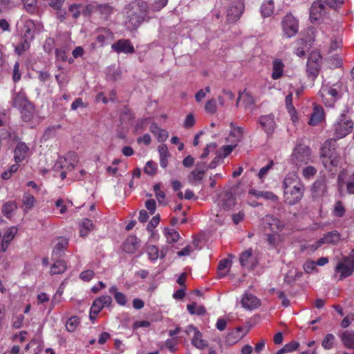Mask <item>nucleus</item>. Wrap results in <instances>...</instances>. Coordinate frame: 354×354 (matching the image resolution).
<instances>
[{
    "label": "nucleus",
    "mask_w": 354,
    "mask_h": 354,
    "mask_svg": "<svg viewBox=\"0 0 354 354\" xmlns=\"http://www.w3.org/2000/svg\"><path fill=\"white\" fill-rule=\"evenodd\" d=\"M148 12L147 2L140 0L131 3L126 11L125 24L127 29L136 30L144 21H148Z\"/></svg>",
    "instance_id": "nucleus-1"
},
{
    "label": "nucleus",
    "mask_w": 354,
    "mask_h": 354,
    "mask_svg": "<svg viewBox=\"0 0 354 354\" xmlns=\"http://www.w3.org/2000/svg\"><path fill=\"white\" fill-rule=\"evenodd\" d=\"M292 180V178L286 177L283 183L284 201L289 205H293L299 203L302 198L304 192V186L299 183L291 187Z\"/></svg>",
    "instance_id": "nucleus-2"
},
{
    "label": "nucleus",
    "mask_w": 354,
    "mask_h": 354,
    "mask_svg": "<svg viewBox=\"0 0 354 354\" xmlns=\"http://www.w3.org/2000/svg\"><path fill=\"white\" fill-rule=\"evenodd\" d=\"M321 158L322 164L326 169L332 170L333 167H337L339 164L338 154L335 149V142L327 140L321 148Z\"/></svg>",
    "instance_id": "nucleus-3"
},
{
    "label": "nucleus",
    "mask_w": 354,
    "mask_h": 354,
    "mask_svg": "<svg viewBox=\"0 0 354 354\" xmlns=\"http://www.w3.org/2000/svg\"><path fill=\"white\" fill-rule=\"evenodd\" d=\"M347 111H344L339 118L333 125L334 138L331 139L335 142L336 140L341 139L347 136L353 129V122L347 119Z\"/></svg>",
    "instance_id": "nucleus-4"
},
{
    "label": "nucleus",
    "mask_w": 354,
    "mask_h": 354,
    "mask_svg": "<svg viewBox=\"0 0 354 354\" xmlns=\"http://www.w3.org/2000/svg\"><path fill=\"white\" fill-rule=\"evenodd\" d=\"M292 162L296 165L308 164L311 160V149L304 144H297L291 156Z\"/></svg>",
    "instance_id": "nucleus-5"
},
{
    "label": "nucleus",
    "mask_w": 354,
    "mask_h": 354,
    "mask_svg": "<svg viewBox=\"0 0 354 354\" xmlns=\"http://www.w3.org/2000/svg\"><path fill=\"white\" fill-rule=\"evenodd\" d=\"M282 35L289 39L297 35L299 30V21L291 14H287L281 21Z\"/></svg>",
    "instance_id": "nucleus-6"
},
{
    "label": "nucleus",
    "mask_w": 354,
    "mask_h": 354,
    "mask_svg": "<svg viewBox=\"0 0 354 354\" xmlns=\"http://www.w3.org/2000/svg\"><path fill=\"white\" fill-rule=\"evenodd\" d=\"M336 273H340L339 280L351 276L354 271V257H344L342 261H339L335 266Z\"/></svg>",
    "instance_id": "nucleus-7"
},
{
    "label": "nucleus",
    "mask_w": 354,
    "mask_h": 354,
    "mask_svg": "<svg viewBox=\"0 0 354 354\" xmlns=\"http://www.w3.org/2000/svg\"><path fill=\"white\" fill-rule=\"evenodd\" d=\"M245 5L242 0H236L231 3L227 10V21L229 23L237 21L244 12Z\"/></svg>",
    "instance_id": "nucleus-8"
},
{
    "label": "nucleus",
    "mask_w": 354,
    "mask_h": 354,
    "mask_svg": "<svg viewBox=\"0 0 354 354\" xmlns=\"http://www.w3.org/2000/svg\"><path fill=\"white\" fill-rule=\"evenodd\" d=\"M321 55L317 53H313L310 55L306 64V72L308 76L314 80L319 75L320 69Z\"/></svg>",
    "instance_id": "nucleus-9"
},
{
    "label": "nucleus",
    "mask_w": 354,
    "mask_h": 354,
    "mask_svg": "<svg viewBox=\"0 0 354 354\" xmlns=\"http://www.w3.org/2000/svg\"><path fill=\"white\" fill-rule=\"evenodd\" d=\"M257 122L262 127L267 136L270 138L277 127L273 114L261 115Z\"/></svg>",
    "instance_id": "nucleus-10"
},
{
    "label": "nucleus",
    "mask_w": 354,
    "mask_h": 354,
    "mask_svg": "<svg viewBox=\"0 0 354 354\" xmlns=\"http://www.w3.org/2000/svg\"><path fill=\"white\" fill-rule=\"evenodd\" d=\"M327 179L326 176L319 177L313 184L311 192L313 197L324 196L327 192Z\"/></svg>",
    "instance_id": "nucleus-11"
},
{
    "label": "nucleus",
    "mask_w": 354,
    "mask_h": 354,
    "mask_svg": "<svg viewBox=\"0 0 354 354\" xmlns=\"http://www.w3.org/2000/svg\"><path fill=\"white\" fill-rule=\"evenodd\" d=\"M111 48L118 53H133L135 51L133 46L128 39H120L113 44Z\"/></svg>",
    "instance_id": "nucleus-12"
},
{
    "label": "nucleus",
    "mask_w": 354,
    "mask_h": 354,
    "mask_svg": "<svg viewBox=\"0 0 354 354\" xmlns=\"http://www.w3.org/2000/svg\"><path fill=\"white\" fill-rule=\"evenodd\" d=\"M325 6L321 1L314 2L310 8V19L311 21L319 20L325 12Z\"/></svg>",
    "instance_id": "nucleus-13"
},
{
    "label": "nucleus",
    "mask_w": 354,
    "mask_h": 354,
    "mask_svg": "<svg viewBox=\"0 0 354 354\" xmlns=\"http://www.w3.org/2000/svg\"><path fill=\"white\" fill-rule=\"evenodd\" d=\"M241 305L244 308L251 310L257 308L260 305V301L253 295L245 293L242 297Z\"/></svg>",
    "instance_id": "nucleus-14"
},
{
    "label": "nucleus",
    "mask_w": 354,
    "mask_h": 354,
    "mask_svg": "<svg viewBox=\"0 0 354 354\" xmlns=\"http://www.w3.org/2000/svg\"><path fill=\"white\" fill-rule=\"evenodd\" d=\"M28 151L29 148L24 142H18L14 151L15 162H20L24 160L26 158Z\"/></svg>",
    "instance_id": "nucleus-15"
},
{
    "label": "nucleus",
    "mask_w": 354,
    "mask_h": 354,
    "mask_svg": "<svg viewBox=\"0 0 354 354\" xmlns=\"http://www.w3.org/2000/svg\"><path fill=\"white\" fill-rule=\"evenodd\" d=\"M139 243L136 236H129L123 243L122 249L127 253H134L140 246Z\"/></svg>",
    "instance_id": "nucleus-16"
},
{
    "label": "nucleus",
    "mask_w": 354,
    "mask_h": 354,
    "mask_svg": "<svg viewBox=\"0 0 354 354\" xmlns=\"http://www.w3.org/2000/svg\"><path fill=\"white\" fill-rule=\"evenodd\" d=\"M341 239V235L337 230H333L326 233L322 238L320 239V242L324 244L337 245Z\"/></svg>",
    "instance_id": "nucleus-17"
},
{
    "label": "nucleus",
    "mask_w": 354,
    "mask_h": 354,
    "mask_svg": "<svg viewBox=\"0 0 354 354\" xmlns=\"http://www.w3.org/2000/svg\"><path fill=\"white\" fill-rule=\"evenodd\" d=\"M19 109L22 120L24 122L30 121L35 112L34 105L30 102H28Z\"/></svg>",
    "instance_id": "nucleus-18"
},
{
    "label": "nucleus",
    "mask_w": 354,
    "mask_h": 354,
    "mask_svg": "<svg viewBox=\"0 0 354 354\" xmlns=\"http://www.w3.org/2000/svg\"><path fill=\"white\" fill-rule=\"evenodd\" d=\"M339 337L345 347L354 349V330H345Z\"/></svg>",
    "instance_id": "nucleus-19"
},
{
    "label": "nucleus",
    "mask_w": 354,
    "mask_h": 354,
    "mask_svg": "<svg viewBox=\"0 0 354 354\" xmlns=\"http://www.w3.org/2000/svg\"><path fill=\"white\" fill-rule=\"evenodd\" d=\"M206 171V169L203 168H200L198 166V168H195L188 176V180L192 185H197V183L202 180L203 178L204 174Z\"/></svg>",
    "instance_id": "nucleus-20"
},
{
    "label": "nucleus",
    "mask_w": 354,
    "mask_h": 354,
    "mask_svg": "<svg viewBox=\"0 0 354 354\" xmlns=\"http://www.w3.org/2000/svg\"><path fill=\"white\" fill-rule=\"evenodd\" d=\"M12 106L15 108H21L22 106L28 102L26 95L23 91L15 92L12 95Z\"/></svg>",
    "instance_id": "nucleus-21"
},
{
    "label": "nucleus",
    "mask_w": 354,
    "mask_h": 354,
    "mask_svg": "<svg viewBox=\"0 0 354 354\" xmlns=\"http://www.w3.org/2000/svg\"><path fill=\"white\" fill-rule=\"evenodd\" d=\"M235 196L230 191H225L222 198V207L224 209H230L235 205Z\"/></svg>",
    "instance_id": "nucleus-22"
},
{
    "label": "nucleus",
    "mask_w": 354,
    "mask_h": 354,
    "mask_svg": "<svg viewBox=\"0 0 354 354\" xmlns=\"http://www.w3.org/2000/svg\"><path fill=\"white\" fill-rule=\"evenodd\" d=\"M252 257V249L247 250L243 252L240 256L239 261L240 263L243 267L253 269L254 268V263L250 262V259Z\"/></svg>",
    "instance_id": "nucleus-23"
},
{
    "label": "nucleus",
    "mask_w": 354,
    "mask_h": 354,
    "mask_svg": "<svg viewBox=\"0 0 354 354\" xmlns=\"http://www.w3.org/2000/svg\"><path fill=\"white\" fill-rule=\"evenodd\" d=\"M324 118V110L320 106H315L310 118L308 124L310 125H316L320 122Z\"/></svg>",
    "instance_id": "nucleus-24"
},
{
    "label": "nucleus",
    "mask_w": 354,
    "mask_h": 354,
    "mask_svg": "<svg viewBox=\"0 0 354 354\" xmlns=\"http://www.w3.org/2000/svg\"><path fill=\"white\" fill-rule=\"evenodd\" d=\"M274 9L273 0H265L261 6V12L263 17H270Z\"/></svg>",
    "instance_id": "nucleus-25"
},
{
    "label": "nucleus",
    "mask_w": 354,
    "mask_h": 354,
    "mask_svg": "<svg viewBox=\"0 0 354 354\" xmlns=\"http://www.w3.org/2000/svg\"><path fill=\"white\" fill-rule=\"evenodd\" d=\"M17 209V205L15 201H10L4 203L2 206V214L8 218L12 216V213Z\"/></svg>",
    "instance_id": "nucleus-26"
},
{
    "label": "nucleus",
    "mask_w": 354,
    "mask_h": 354,
    "mask_svg": "<svg viewBox=\"0 0 354 354\" xmlns=\"http://www.w3.org/2000/svg\"><path fill=\"white\" fill-rule=\"evenodd\" d=\"M284 64L280 59H275L273 61V71L272 73V78L273 80H278L283 75Z\"/></svg>",
    "instance_id": "nucleus-27"
},
{
    "label": "nucleus",
    "mask_w": 354,
    "mask_h": 354,
    "mask_svg": "<svg viewBox=\"0 0 354 354\" xmlns=\"http://www.w3.org/2000/svg\"><path fill=\"white\" fill-rule=\"evenodd\" d=\"M266 222L272 231H281L283 228L281 221L273 216H266Z\"/></svg>",
    "instance_id": "nucleus-28"
},
{
    "label": "nucleus",
    "mask_w": 354,
    "mask_h": 354,
    "mask_svg": "<svg viewBox=\"0 0 354 354\" xmlns=\"http://www.w3.org/2000/svg\"><path fill=\"white\" fill-rule=\"evenodd\" d=\"M249 194L255 196L256 197H261L272 201L277 200V196L271 192L258 191L254 189H251L249 191Z\"/></svg>",
    "instance_id": "nucleus-29"
},
{
    "label": "nucleus",
    "mask_w": 354,
    "mask_h": 354,
    "mask_svg": "<svg viewBox=\"0 0 354 354\" xmlns=\"http://www.w3.org/2000/svg\"><path fill=\"white\" fill-rule=\"evenodd\" d=\"M68 245V240L65 238H61L58 243L55 245L53 251V257L56 258L61 257L60 253L66 248Z\"/></svg>",
    "instance_id": "nucleus-30"
},
{
    "label": "nucleus",
    "mask_w": 354,
    "mask_h": 354,
    "mask_svg": "<svg viewBox=\"0 0 354 354\" xmlns=\"http://www.w3.org/2000/svg\"><path fill=\"white\" fill-rule=\"evenodd\" d=\"M202 333L200 331L196 332V335L192 339V344L197 348L203 350L208 346L207 342L203 339Z\"/></svg>",
    "instance_id": "nucleus-31"
},
{
    "label": "nucleus",
    "mask_w": 354,
    "mask_h": 354,
    "mask_svg": "<svg viewBox=\"0 0 354 354\" xmlns=\"http://www.w3.org/2000/svg\"><path fill=\"white\" fill-rule=\"evenodd\" d=\"M66 270V264L64 260H57L52 266L50 269L51 274H62Z\"/></svg>",
    "instance_id": "nucleus-32"
},
{
    "label": "nucleus",
    "mask_w": 354,
    "mask_h": 354,
    "mask_svg": "<svg viewBox=\"0 0 354 354\" xmlns=\"http://www.w3.org/2000/svg\"><path fill=\"white\" fill-rule=\"evenodd\" d=\"M95 12L100 14L102 18L106 19L112 12V8L107 4L97 5Z\"/></svg>",
    "instance_id": "nucleus-33"
},
{
    "label": "nucleus",
    "mask_w": 354,
    "mask_h": 354,
    "mask_svg": "<svg viewBox=\"0 0 354 354\" xmlns=\"http://www.w3.org/2000/svg\"><path fill=\"white\" fill-rule=\"evenodd\" d=\"M165 235L167 242L169 243L176 242L180 238L179 233L174 229L165 228Z\"/></svg>",
    "instance_id": "nucleus-34"
},
{
    "label": "nucleus",
    "mask_w": 354,
    "mask_h": 354,
    "mask_svg": "<svg viewBox=\"0 0 354 354\" xmlns=\"http://www.w3.org/2000/svg\"><path fill=\"white\" fill-rule=\"evenodd\" d=\"M80 324V319L77 316L70 317L66 323V328L68 332L74 331Z\"/></svg>",
    "instance_id": "nucleus-35"
},
{
    "label": "nucleus",
    "mask_w": 354,
    "mask_h": 354,
    "mask_svg": "<svg viewBox=\"0 0 354 354\" xmlns=\"http://www.w3.org/2000/svg\"><path fill=\"white\" fill-rule=\"evenodd\" d=\"M22 202L26 208L31 209L35 205V199L32 194L26 192L23 195Z\"/></svg>",
    "instance_id": "nucleus-36"
},
{
    "label": "nucleus",
    "mask_w": 354,
    "mask_h": 354,
    "mask_svg": "<svg viewBox=\"0 0 354 354\" xmlns=\"http://www.w3.org/2000/svg\"><path fill=\"white\" fill-rule=\"evenodd\" d=\"M335 339V336L331 333H328L324 338L322 345L326 349H330L333 346L334 341Z\"/></svg>",
    "instance_id": "nucleus-37"
},
{
    "label": "nucleus",
    "mask_w": 354,
    "mask_h": 354,
    "mask_svg": "<svg viewBox=\"0 0 354 354\" xmlns=\"http://www.w3.org/2000/svg\"><path fill=\"white\" fill-rule=\"evenodd\" d=\"M17 233V228L16 227H11L8 228L3 236V240L7 241L10 243Z\"/></svg>",
    "instance_id": "nucleus-38"
},
{
    "label": "nucleus",
    "mask_w": 354,
    "mask_h": 354,
    "mask_svg": "<svg viewBox=\"0 0 354 354\" xmlns=\"http://www.w3.org/2000/svg\"><path fill=\"white\" fill-rule=\"evenodd\" d=\"M243 336L238 334V331L233 330L227 334L226 336V342L229 344H234L236 343Z\"/></svg>",
    "instance_id": "nucleus-39"
},
{
    "label": "nucleus",
    "mask_w": 354,
    "mask_h": 354,
    "mask_svg": "<svg viewBox=\"0 0 354 354\" xmlns=\"http://www.w3.org/2000/svg\"><path fill=\"white\" fill-rule=\"evenodd\" d=\"M333 213L335 216L339 218L344 215L345 208L341 201H338L335 203Z\"/></svg>",
    "instance_id": "nucleus-40"
},
{
    "label": "nucleus",
    "mask_w": 354,
    "mask_h": 354,
    "mask_svg": "<svg viewBox=\"0 0 354 354\" xmlns=\"http://www.w3.org/2000/svg\"><path fill=\"white\" fill-rule=\"evenodd\" d=\"M156 169L157 168L155 162L152 160H149L146 163L144 171L150 176H154L156 173Z\"/></svg>",
    "instance_id": "nucleus-41"
},
{
    "label": "nucleus",
    "mask_w": 354,
    "mask_h": 354,
    "mask_svg": "<svg viewBox=\"0 0 354 354\" xmlns=\"http://www.w3.org/2000/svg\"><path fill=\"white\" fill-rule=\"evenodd\" d=\"M103 308L104 307L103 305L102 304V301L97 298L95 299L93 301L90 309V310H91V315H98Z\"/></svg>",
    "instance_id": "nucleus-42"
},
{
    "label": "nucleus",
    "mask_w": 354,
    "mask_h": 354,
    "mask_svg": "<svg viewBox=\"0 0 354 354\" xmlns=\"http://www.w3.org/2000/svg\"><path fill=\"white\" fill-rule=\"evenodd\" d=\"M134 118V114L129 109H124L120 115V120L122 122H130Z\"/></svg>",
    "instance_id": "nucleus-43"
},
{
    "label": "nucleus",
    "mask_w": 354,
    "mask_h": 354,
    "mask_svg": "<svg viewBox=\"0 0 354 354\" xmlns=\"http://www.w3.org/2000/svg\"><path fill=\"white\" fill-rule=\"evenodd\" d=\"M205 111L209 113H214L216 111V102L214 99L208 100L205 106Z\"/></svg>",
    "instance_id": "nucleus-44"
},
{
    "label": "nucleus",
    "mask_w": 354,
    "mask_h": 354,
    "mask_svg": "<svg viewBox=\"0 0 354 354\" xmlns=\"http://www.w3.org/2000/svg\"><path fill=\"white\" fill-rule=\"evenodd\" d=\"M303 176L306 178H310L317 173V169L313 166H308L303 169Z\"/></svg>",
    "instance_id": "nucleus-45"
},
{
    "label": "nucleus",
    "mask_w": 354,
    "mask_h": 354,
    "mask_svg": "<svg viewBox=\"0 0 354 354\" xmlns=\"http://www.w3.org/2000/svg\"><path fill=\"white\" fill-rule=\"evenodd\" d=\"M160 220V216L159 214L153 216L149 223L147 224V230L149 232H151L153 229H154L159 223Z\"/></svg>",
    "instance_id": "nucleus-46"
},
{
    "label": "nucleus",
    "mask_w": 354,
    "mask_h": 354,
    "mask_svg": "<svg viewBox=\"0 0 354 354\" xmlns=\"http://www.w3.org/2000/svg\"><path fill=\"white\" fill-rule=\"evenodd\" d=\"M168 0H156L151 5L153 11H159L167 4Z\"/></svg>",
    "instance_id": "nucleus-47"
},
{
    "label": "nucleus",
    "mask_w": 354,
    "mask_h": 354,
    "mask_svg": "<svg viewBox=\"0 0 354 354\" xmlns=\"http://www.w3.org/2000/svg\"><path fill=\"white\" fill-rule=\"evenodd\" d=\"M230 126L233 128V131L231 132V134L233 135V136L236 137L238 140L241 138L244 133L243 128L241 127H234L233 122L230 124Z\"/></svg>",
    "instance_id": "nucleus-48"
},
{
    "label": "nucleus",
    "mask_w": 354,
    "mask_h": 354,
    "mask_svg": "<svg viewBox=\"0 0 354 354\" xmlns=\"http://www.w3.org/2000/svg\"><path fill=\"white\" fill-rule=\"evenodd\" d=\"M30 47V44L27 40V39H24L21 41V44L15 48V51L21 55L23 52L28 49Z\"/></svg>",
    "instance_id": "nucleus-49"
},
{
    "label": "nucleus",
    "mask_w": 354,
    "mask_h": 354,
    "mask_svg": "<svg viewBox=\"0 0 354 354\" xmlns=\"http://www.w3.org/2000/svg\"><path fill=\"white\" fill-rule=\"evenodd\" d=\"M95 273L91 270L83 271L80 274V278L84 281H89L93 277Z\"/></svg>",
    "instance_id": "nucleus-50"
},
{
    "label": "nucleus",
    "mask_w": 354,
    "mask_h": 354,
    "mask_svg": "<svg viewBox=\"0 0 354 354\" xmlns=\"http://www.w3.org/2000/svg\"><path fill=\"white\" fill-rule=\"evenodd\" d=\"M145 207L149 211L150 214L153 215L156 209V202L154 199H149L145 202Z\"/></svg>",
    "instance_id": "nucleus-51"
},
{
    "label": "nucleus",
    "mask_w": 354,
    "mask_h": 354,
    "mask_svg": "<svg viewBox=\"0 0 354 354\" xmlns=\"http://www.w3.org/2000/svg\"><path fill=\"white\" fill-rule=\"evenodd\" d=\"M114 299L120 306H124L127 304V297L124 294L119 292L115 294Z\"/></svg>",
    "instance_id": "nucleus-52"
},
{
    "label": "nucleus",
    "mask_w": 354,
    "mask_h": 354,
    "mask_svg": "<svg viewBox=\"0 0 354 354\" xmlns=\"http://www.w3.org/2000/svg\"><path fill=\"white\" fill-rule=\"evenodd\" d=\"M243 103L245 108H251L254 104V100L251 94L245 92Z\"/></svg>",
    "instance_id": "nucleus-53"
},
{
    "label": "nucleus",
    "mask_w": 354,
    "mask_h": 354,
    "mask_svg": "<svg viewBox=\"0 0 354 354\" xmlns=\"http://www.w3.org/2000/svg\"><path fill=\"white\" fill-rule=\"evenodd\" d=\"M19 63L15 62L13 68V75L12 79L14 82H17L21 79V73L19 72Z\"/></svg>",
    "instance_id": "nucleus-54"
},
{
    "label": "nucleus",
    "mask_w": 354,
    "mask_h": 354,
    "mask_svg": "<svg viewBox=\"0 0 354 354\" xmlns=\"http://www.w3.org/2000/svg\"><path fill=\"white\" fill-rule=\"evenodd\" d=\"M148 254H149V259L151 261L156 260L159 257L158 248H156L154 245L151 246L149 249Z\"/></svg>",
    "instance_id": "nucleus-55"
},
{
    "label": "nucleus",
    "mask_w": 354,
    "mask_h": 354,
    "mask_svg": "<svg viewBox=\"0 0 354 354\" xmlns=\"http://www.w3.org/2000/svg\"><path fill=\"white\" fill-rule=\"evenodd\" d=\"M267 241L271 246H275L279 241V235L277 233L268 234Z\"/></svg>",
    "instance_id": "nucleus-56"
},
{
    "label": "nucleus",
    "mask_w": 354,
    "mask_h": 354,
    "mask_svg": "<svg viewBox=\"0 0 354 354\" xmlns=\"http://www.w3.org/2000/svg\"><path fill=\"white\" fill-rule=\"evenodd\" d=\"M346 189L348 194H354V173L349 177L347 181Z\"/></svg>",
    "instance_id": "nucleus-57"
},
{
    "label": "nucleus",
    "mask_w": 354,
    "mask_h": 354,
    "mask_svg": "<svg viewBox=\"0 0 354 354\" xmlns=\"http://www.w3.org/2000/svg\"><path fill=\"white\" fill-rule=\"evenodd\" d=\"M66 51L64 48H57L55 50V55L57 59H61L63 62L67 61V57L66 55Z\"/></svg>",
    "instance_id": "nucleus-58"
},
{
    "label": "nucleus",
    "mask_w": 354,
    "mask_h": 354,
    "mask_svg": "<svg viewBox=\"0 0 354 354\" xmlns=\"http://www.w3.org/2000/svg\"><path fill=\"white\" fill-rule=\"evenodd\" d=\"M299 346V344L296 342H291L289 344H286L283 348L286 353H290L296 351Z\"/></svg>",
    "instance_id": "nucleus-59"
},
{
    "label": "nucleus",
    "mask_w": 354,
    "mask_h": 354,
    "mask_svg": "<svg viewBox=\"0 0 354 354\" xmlns=\"http://www.w3.org/2000/svg\"><path fill=\"white\" fill-rule=\"evenodd\" d=\"M195 124V120L194 115L192 113H189L187 115L186 119L184 122V127L185 128H191Z\"/></svg>",
    "instance_id": "nucleus-60"
},
{
    "label": "nucleus",
    "mask_w": 354,
    "mask_h": 354,
    "mask_svg": "<svg viewBox=\"0 0 354 354\" xmlns=\"http://www.w3.org/2000/svg\"><path fill=\"white\" fill-rule=\"evenodd\" d=\"M160 157H169L171 156L166 145H160L158 147Z\"/></svg>",
    "instance_id": "nucleus-61"
},
{
    "label": "nucleus",
    "mask_w": 354,
    "mask_h": 354,
    "mask_svg": "<svg viewBox=\"0 0 354 354\" xmlns=\"http://www.w3.org/2000/svg\"><path fill=\"white\" fill-rule=\"evenodd\" d=\"M273 165V162L271 161L269 165L262 167L258 174V176L260 178H263L268 173V171L271 169Z\"/></svg>",
    "instance_id": "nucleus-62"
},
{
    "label": "nucleus",
    "mask_w": 354,
    "mask_h": 354,
    "mask_svg": "<svg viewBox=\"0 0 354 354\" xmlns=\"http://www.w3.org/2000/svg\"><path fill=\"white\" fill-rule=\"evenodd\" d=\"M102 301L103 307L109 306L112 303V299L109 295L102 296L97 298Z\"/></svg>",
    "instance_id": "nucleus-63"
},
{
    "label": "nucleus",
    "mask_w": 354,
    "mask_h": 354,
    "mask_svg": "<svg viewBox=\"0 0 354 354\" xmlns=\"http://www.w3.org/2000/svg\"><path fill=\"white\" fill-rule=\"evenodd\" d=\"M194 162V158L189 155L186 156L183 160V165L185 167H191L193 166Z\"/></svg>",
    "instance_id": "nucleus-64"
}]
</instances>
